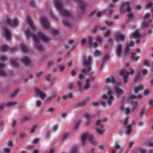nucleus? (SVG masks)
Returning a JSON list of instances; mask_svg holds the SVG:
<instances>
[{"mask_svg":"<svg viewBox=\"0 0 153 153\" xmlns=\"http://www.w3.org/2000/svg\"><path fill=\"white\" fill-rule=\"evenodd\" d=\"M106 81L107 82H111L114 83L115 91L114 92L111 88H108V89L107 93L106 95H103V98L108 102V103L111 105L112 103L114 97L113 95V93L117 95L123 94L124 91L118 87L121 83L116 82L115 80L113 77H110L107 78Z\"/></svg>","mask_w":153,"mask_h":153,"instance_id":"f257e3e1","label":"nucleus"},{"mask_svg":"<svg viewBox=\"0 0 153 153\" xmlns=\"http://www.w3.org/2000/svg\"><path fill=\"white\" fill-rule=\"evenodd\" d=\"M24 32L25 36L28 38L33 37L35 46L37 48H42L39 44V40L40 39L45 42H48L50 40V38L45 36L40 32L37 33L36 35L31 33L28 30H25Z\"/></svg>","mask_w":153,"mask_h":153,"instance_id":"f03ea898","label":"nucleus"},{"mask_svg":"<svg viewBox=\"0 0 153 153\" xmlns=\"http://www.w3.org/2000/svg\"><path fill=\"white\" fill-rule=\"evenodd\" d=\"M90 72L91 68L90 67H88V69H86L85 68L82 70L81 73L79 76V79L80 81L84 79L85 77L84 75L85 74L87 73L89 74V77L87 80L84 86L85 89H87L90 87L91 81L94 80V76L91 75H90Z\"/></svg>","mask_w":153,"mask_h":153,"instance_id":"7ed1b4c3","label":"nucleus"},{"mask_svg":"<svg viewBox=\"0 0 153 153\" xmlns=\"http://www.w3.org/2000/svg\"><path fill=\"white\" fill-rule=\"evenodd\" d=\"M141 97V95H138L137 97H136L134 95H129L126 97V101L128 102H130L133 106L134 109L133 110H130L128 108H126L125 110V113L126 114H128L132 112L134 110V109L136 108L137 105V102L134 101V100L136 98H140Z\"/></svg>","mask_w":153,"mask_h":153,"instance_id":"20e7f679","label":"nucleus"},{"mask_svg":"<svg viewBox=\"0 0 153 153\" xmlns=\"http://www.w3.org/2000/svg\"><path fill=\"white\" fill-rule=\"evenodd\" d=\"M54 4L62 15L65 16H70L71 14L70 13L63 9L62 0H54Z\"/></svg>","mask_w":153,"mask_h":153,"instance_id":"39448f33","label":"nucleus"},{"mask_svg":"<svg viewBox=\"0 0 153 153\" xmlns=\"http://www.w3.org/2000/svg\"><path fill=\"white\" fill-rule=\"evenodd\" d=\"M93 136L89 133H85L83 134L81 137L82 143L83 145L85 144L86 140L88 139L93 145H95L96 143L92 140Z\"/></svg>","mask_w":153,"mask_h":153,"instance_id":"423d86ee","label":"nucleus"},{"mask_svg":"<svg viewBox=\"0 0 153 153\" xmlns=\"http://www.w3.org/2000/svg\"><path fill=\"white\" fill-rule=\"evenodd\" d=\"M134 71L133 69H130V72H129L126 70H122L120 72V76H122L124 82L126 83L127 82V78L129 75H132L134 73Z\"/></svg>","mask_w":153,"mask_h":153,"instance_id":"0eeeda50","label":"nucleus"},{"mask_svg":"<svg viewBox=\"0 0 153 153\" xmlns=\"http://www.w3.org/2000/svg\"><path fill=\"white\" fill-rule=\"evenodd\" d=\"M5 22L6 23L12 26L16 27L19 25L18 21L17 19L12 20L8 18H7L5 19Z\"/></svg>","mask_w":153,"mask_h":153,"instance_id":"6e6552de","label":"nucleus"},{"mask_svg":"<svg viewBox=\"0 0 153 153\" xmlns=\"http://www.w3.org/2000/svg\"><path fill=\"white\" fill-rule=\"evenodd\" d=\"M150 15V13H147L143 16V20L144 22L142 25L143 27H147L150 23L151 22V20H149L147 22H146V20L149 18Z\"/></svg>","mask_w":153,"mask_h":153,"instance_id":"1a4fd4ad","label":"nucleus"},{"mask_svg":"<svg viewBox=\"0 0 153 153\" xmlns=\"http://www.w3.org/2000/svg\"><path fill=\"white\" fill-rule=\"evenodd\" d=\"M41 23L43 27L47 29H50V25L47 18L45 17H42L41 21Z\"/></svg>","mask_w":153,"mask_h":153,"instance_id":"9d476101","label":"nucleus"},{"mask_svg":"<svg viewBox=\"0 0 153 153\" xmlns=\"http://www.w3.org/2000/svg\"><path fill=\"white\" fill-rule=\"evenodd\" d=\"M27 22L28 24L29 27L32 29L33 31L36 30V29L33 24V22L31 18L29 16L27 17Z\"/></svg>","mask_w":153,"mask_h":153,"instance_id":"9b49d317","label":"nucleus"},{"mask_svg":"<svg viewBox=\"0 0 153 153\" xmlns=\"http://www.w3.org/2000/svg\"><path fill=\"white\" fill-rule=\"evenodd\" d=\"M3 34L8 40H10L11 37L10 31L7 28H4L3 29Z\"/></svg>","mask_w":153,"mask_h":153,"instance_id":"f8f14e48","label":"nucleus"},{"mask_svg":"<svg viewBox=\"0 0 153 153\" xmlns=\"http://www.w3.org/2000/svg\"><path fill=\"white\" fill-rule=\"evenodd\" d=\"M94 39V37L89 36L88 38V42L89 45L92 47H97V43L96 42H93Z\"/></svg>","mask_w":153,"mask_h":153,"instance_id":"ddd939ff","label":"nucleus"},{"mask_svg":"<svg viewBox=\"0 0 153 153\" xmlns=\"http://www.w3.org/2000/svg\"><path fill=\"white\" fill-rule=\"evenodd\" d=\"M126 10L128 12V18L130 19H133L134 16V14L131 12L132 10L131 7L128 6H127L126 9Z\"/></svg>","mask_w":153,"mask_h":153,"instance_id":"4468645a","label":"nucleus"},{"mask_svg":"<svg viewBox=\"0 0 153 153\" xmlns=\"http://www.w3.org/2000/svg\"><path fill=\"white\" fill-rule=\"evenodd\" d=\"M132 37L136 39H137V40L136 41V43H138L139 42V39H140L141 38V35L139 33L138 31L137 30H136L134 33L132 34Z\"/></svg>","mask_w":153,"mask_h":153,"instance_id":"2eb2a0df","label":"nucleus"},{"mask_svg":"<svg viewBox=\"0 0 153 153\" xmlns=\"http://www.w3.org/2000/svg\"><path fill=\"white\" fill-rule=\"evenodd\" d=\"M106 102L108 103L106 100L103 98V100H101L100 102H94L93 103V105L95 106H97L100 104L104 105L106 104Z\"/></svg>","mask_w":153,"mask_h":153,"instance_id":"dca6fc26","label":"nucleus"},{"mask_svg":"<svg viewBox=\"0 0 153 153\" xmlns=\"http://www.w3.org/2000/svg\"><path fill=\"white\" fill-rule=\"evenodd\" d=\"M128 120V117H126L125 118V120L124 123L125 125L126 126L127 128H128V129L127 130V134H129L131 131V125H126L127 122Z\"/></svg>","mask_w":153,"mask_h":153,"instance_id":"f3484780","label":"nucleus"},{"mask_svg":"<svg viewBox=\"0 0 153 153\" xmlns=\"http://www.w3.org/2000/svg\"><path fill=\"white\" fill-rule=\"evenodd\" d=\"M75 1L77 2L79 6L82 9H84L85 6V5L83 1L82 0H75Z\"/></svg>","mask_w":153,"mask_h":153,"instance_id":"a211bd4d","label":"nucleus"},{"mask_svg":"<svg viewBox=\"0 0 153 153\" xmlns=\"http://www.w3.org/2000/svg\"><path fill=\"white\" fill-rule=\"evenodd\" d=\"M115 38L117 40L123 41L125 39V36L124 35L118 34L116 35Z\"/></svg>","mask_w":153,"mask_h":153,"instance_id":"6ab92c4d","label":"nucleus"},{"mask_svg":"<svg viewBox=\"0 0 153 153\" xmlns=\"http://www.w3.org/2000/svg\"><path fill=\"white\" fill-rule=\"evenodd\" d=\"M36 90L37 94L41 98H44L45 97V95L44 92L41 91L39 88H36Z\"/></svg>","mask_w":153,"mask_h":153,"instance_id":"aec40b11","label":"nucleus"},{"mask_svg":"<svg viewBox=\"0 0 153 153\" xmlns=\"http://www.w3.org/2000/svg\"><path fill=\"white\" fill-rule=\"evenodd\" d=\"M91 56H88L85 59L84 64L85 66H88L90 64V61L91 60Z\"/></svg>","mask_w":153,"mask_h":153,"instance_id":"412c9836","label":"nucleus"},{"mask_svg":"<svg viewBox=\"0 0 153 153\" xmlns=\"http://www.w3.org/2000/svg\"><path fill=\"white\" fill-rule=\"evenodd\" d=\"M22 61L25 64L27 65L30 63V60L29 58L27 57H24L22 59Z\"/></svg>","mask_w":153,"mask_h":153,"instance_id":"4be33fe9","label":"nucleus"},{"mask_svg":"<svg viewBox=\"0 0 153 153\" xmlns=\"http://www.w3.org/2000/svg\"><path fill=\"white\" fill-rule=\"evenodd\" d=\"M129 4V1H126L123 3L122 5L121 6L120 10L121 12H124L125 11V9L124 7L125 5L128 6Z\"/></svg>","mask_w":153,"mask_h":153,"instance_id":"5701e85b","label":"nucleus"},{"mask_svg":"<svg viewBox=\"0 0 153 153\" xmlns=\"http://www.w3.org/2000/svg\"><path fill=\"white\" fill-rule=\"evenodd\" d=\"M96 130L98 134H102L105 131L104 128L103 126H102L100 128H97Z\"/></svg>","mask_w":153,"mask_h":153,"instance_id":"b1692460","label":"nucleus"},{"mask_svg":"<svg viewBox=\"0 0 153 153\" xmlns=\"http://www.w3.org/2000/svg\"><path fill=\"white\" fill-rule=\"evenodd\" d=\"M143 88V85H140L138 87H137L134 88V92L135 93L138 92L140 91Z\"/></svg>","mask_w":153,"mask_h":153,"instance_id":"393cba45","label":"nucleus"},{"mask_svg":"<svg viewBox=\"0 0 153 153\" xmlns=\"http://www.w3.org/2000/svg\"><path fill=\"white\" fill-rule=\"evenodd\" d=\"M107 119L106 118H104L103 120H98L97 121L96 125L97 126H100L102 124H104L103 122L107 121Z\"/></svg>","mask_w":153,"mask_h":153,"instance_id":"a878e982","label":"nucleus"},{"mask_svg":"<svg viewBox=\"0 0 153 153\" xmlns=\"http://www.w3.org/2000/svg\"><path fill=\"white\" fill-rule=\"evenodd\" d=\"M122 48H117L116 52L117 55L118 56H121L122 53Z\"/></svg>","mask_w":153,"mask_h":153,"instance_id":"bb28decb","label":"nucleus"},{"mask_svg":"<svg viewBox=\"0 0 153 153\" xmlns=\"http://www.w3.org/2000/svg\"><path fill=\"white\" fill-rule=\"evenodd\" d=\"M131 58L132 59L136 61L139 59V57L138 56H136L135 54L132 53Z\"/></svg>","mask_w":153,"mask_h":153,"instance_id":"cd10ccee","label":"nucleus"},{"mask_svg":"<svg viewBox=\"0 0 153 153\" xmlns=\"http://www.w3.org/2000/svg\"><path fill=\"white\" fill-rule=\"evenodd\" d=\"M77 147L76 146H74L71 148V153H77Z\"/></svg>","mask_w":153,"mask_h":153,"instance_id":"c85d7f7f","label":"nucleus"},{"mask_svg":"<svg viewBox=\"0 0 153 153\" xmlns=\"http://www.w3.org/2000/svg\"><path fill=\"white\" fill-rule=\"evenodd\" d=\"M50 31L53 35H56L58 33V30L54 29L51 30Z\"/></svg>","mask_w":153,"mask_h":153,"instance_id":"c756f323","label":"nucleus"},{"mask_svg":"<svg viewBox=\"0 0 153 153\" xmlns=\"http://www.w3.org/2000/svg\"><path fill=\"white\" fill-rule=\"evenodd\" d=\"M10 152L9 148L5 147L3 151L1 152V153H9Z\"/></svg>","mask_w":153,"mask_h":153,"instance_id":"7c9ffc66","label":"nucleus"},{"mask_svg":"<svg viewBox=\"0 0 153 153\" xmlns=\"http://www.w3.org/2000/svg\"><path fill=\"white\" fill-rule=\"evenodd\" d=\"M134 45V42L133 41H131L127 44L126 48H129V47H133Z\"/></svg>","mask_w":153,"mask_h":153,"instance_id":"2f4dec72","label":"nucleus"},{"mask_svg":"<svg viewBox=\"0 0 153 153\" xmlns=\"http://www.w3.org/2000/svg\"><path fill=\"white\" fill-rule=\"evenodd\" d=\"M130 48H125V55L127 56L130 53Z\"/></svg>","mask_w":153,"mask_h":153,"instance_id":"473e14b6","label":"nucleus"},{"mask_svg":"<svg viewBox=\"0 0 153 153\" xmlns=\"http://www.w3.org/2000/svg\"><path fill=\"white\" fill-rule=\"evenodd\" d=\"M17 61V59H14L13 60H12L11 61V63L13 65L15 66H17L18 65L16 63Z\"/></svg>","mask_w":153,"mask_h":153,"instance_id":"72a5a7b5","label":"nucleus"},{"mask_svg":"<svg viewBox=\"0 0 153 153\" xmlns=\"http://www.w3.org/2000/svg\"><path fill=\"white\" fill-rule=\"evenodd\" d=\"M80 124V122L79 121L75 123L74 124V128L75 129L77 128Z\"/></svg>","mask_w":153,"mask_h":153,"instance_id":"f704fd0d","label":"nucleus"},{"mask_svg":"<svg viewBox=\"0 0 153 153\" xmlns=\"http://www.w3.org/2000/svg\"><path fill=\"white\" fill-rule=\"evenodd\" d=\"M36 126L35 125H33L32 126L31 128V133H33L35 132L36 130Z\"/></svg>","mask_w":153,"mask_h":153,"instance_id":"c9c22d12","label":"nucleus"},{"mask_svg":"<svg viewBox=\"0 0 153 153\" xmlns=\"http://www.w3.org/2000/svg\"><path fill=\"white\" fill-rule=\"evenodd\" d=\"M17 104V102L16 101H10L8 103V106L14 105Z\"/></svg>","mask_w":153,"mask_h":153,"instance_id":"e433bc0d","label":"nucleus"},{"mask_svg":"<svg viewBox=\"0 0 153 153\" xmlns=\"http://www.w3.org/2000/svg\"><path fill=\"white\" fill-rule=\"evenodd\" d=\"M105 13V12L104 11H100L98 12L97 14V17H100L103 14Z\"/></svg>","mask_w":153,"mask_h":153,"instance_id":"4c0bfd02","label":"nucleus"},{"mask_svg":"<svg viewBox=\"0 0 153 153\" xmlns=\"http://www.w3.org/2000/svg\"><path fill=\"white\" fill-rule=\"evenodd\" d=\"M58 125H56L54 126L52 128L51 131L53 132L55 131L58 129Z\"/></svg>","mask_w":153,"mask_h":153,"instance_id":"58836bf2","label":"nucleus"},{"mask_svg":"<svg viewBox=\"0 0 153 153\" xmlns=\"http://www.w3.org/2000/svg\"><path fill=\"white\" fill-rule=\"evenodd\" d=\"M94 54L96 56H99L100 55V52L98 50H96L94 53Z\"/></svg>","mask_w":153,"mask_h":153,"instance_id":"ea45409f","label":"nucleus"},{"mask_svg":"<svg viewBox=\"0 0 153 153\" xmlns=\"http://www.w3.org/2000/svg\"><path fill=\"white\" fill-rule=\"evenodd\" d=\"M76 74L74 70H73L70 73V75L72 76H75Z\"/></svg>","mask_w":153,"mask_h":153,"instance_id":"a19ab883","label":"nucleus"},{"mask_svg":"<svg viewBox=\"0 0 153 153\" xmlns=\"http://www.w3.org/2000/svg\"><path fill=\"white\" fill-rule=\"evenodd\" d=\"M18 92L19 91L18 90H16L11 94V97H14L17 94Z\"/></svg>","mask_w":153,"mask_h":153,"instance_id":"79ce46f5","label":"nucleus"},{"mask_svg":"<svg viewBox=\"0 0 153 153\" xmlns=\"http://www.w3.org/2000/svg\"><path fill=\"white\" fill-rule=\"evenodd\" d=\"M102 37L100 36H97L96 37L97 40L99 42H101L102 41Z\"/></svg>","mask_w":153,"mask_h":153,"instance_id":"37998d69","label":"nucleus"},{"mask_svg":"<svg viewBox=\"0 0 153 153\" xmlns=\"http://www.w3.org/2000/svg\"><path fill=\"white\" fill-rule=\"evenodd\" d=\"M7 57L5 56H2L0 57V60L1 61H4L6 59Z\"/></svg>","mask_w":153,"mask_h":153,"instance_id":"c03bdc74","label":"nucleus"},{"mask_svg":"<svg viewBox=\"0 0 153 153\" xmlns=\"http://www.w3.org/2000/svg\"><path fill=\"white\" fill-rule=\"evenodd\" d=\"M109 56L108 54L106 55L103 59V61L105 62L109 58Z\"/></svg>","mask_w":153,"mask_h":153,"instance_id":"a18cd8bd","label":"nucleus"},{"mask_svg":"<svg viewBox=\"0 0 153 153\" xmlns=\"http://www.w3.org/2000/svg\"><path fill=\"white\" fill-rule=\"evenodd\" d=\"M42 102L40 100H38L36 102V105L37 107H39L41 105Z\"/></svg>","mask_w":153,"mask_h":153,"instance_id":"49530a36","label":"nucleus"},{"mask_svg":"<svg viewBox=\"0 0 153 153\" xmlns=\"http://www.w3.org/2000/svg\"><path fill=\"white\" fill-rule=\"evenodd\" d=\"M105 147V146L102 144H101L99 146L98 148L100 150H102L104 149Z\"/></svg>","mask_w":153,"mask_h":153,"instance_id":"de8ad7c7","label":"nucleus"},{"mask_svg":"<svg viewBox=\"0 0 153 153\" xmlns=\"http://www.w3.org/2000/svg\"><path fill=\"white\" fill-rule=\"evenodd\" d=\"M64 23L65 25L67 26H69L70 24L69 22L68 21V20H64Z\"/></svg>","mask_w":153,"mask_h":153,"instance_id":"09e8293b","label":"nucleus"},{"mask_svg":"<svg viewBox=\"0 0 153 153\" xmlns=\"http://www.w3.org/2000/svg\"><path fill=\"white\" fill-rule=\"evenodd\" d=\"M85 117L86 119L87 120L90 119L91 118L90 115L88 114H86Z\"/></svg>","mask_w":153,"mask_h":153,"instance_id":"8fccbe9b","label":"nucleus"},{"mask_svg":"<svg viewBox=\"0 0 153 153\" xmlns=\"http://www.w3.org/2000/svg\"><path fill=\"white\" fill-rule=\"evenodd\" d=\"M105 23L108 26H111L113 25V23L112 22L108 21H106Z\"/></svg>","mask_w":153,"mask_h":153,"instance_id":"3c124183","label":"nucleus"},{"mask_svg":"<svg viewBox=\"0 0 153 153\" xmlns=\"http://www.w3.org/2000/svg\"><path fill=\"white\" fill-rule=\"evenodd\" d=\"M139 152L140 153H146V151L144 149L141 148Z\"/></svg>","mask_w":153,"mask_h":153,"instance_id":"603ef678","label":"nucleus"},{"mask_svg":"<svg viewBox=\"0 0 153 153\" xmlns=\"http://www.w3.org/2000/svg\"><path fill=\"white\" fill-rule=\"evenodd\" d=\"M152 3L151 2H150L147 4L146 7L147 8H149L152 7Z\"/></svg>","mask_w":153,"mask_h":153,"instance_id":"864d4df0","label":"nucleus"},{"mask_svg":"<svg viewBox=\"0 0 153 153\" xmlns=\"http://www.w3.org/2000/svg\"><path fill=\"white\" fill-rule=\"evenodd\" d=\"M111 34V33L109 31H108L106 32L105 33V36L106 37L109 36Z\"/></svg>","mask_w":153,"mask_h":153,"instance_id":"5fc2aeb1","label":"nucleus"},{"mask_svg":"<svg viewBox=\"0 0 153 153\" xmlns=\"http://www.w3.org/2000/svg\"><path fill=\"white\" fill-rule=\"evenodd\" d=\"M87 42V40L85 39H83L81 41V44L82 45H84Z\"/></svg>","mask_w":153,"mask_h":153,"instance_id":"6e6d98bb","label":"nucleus"},{"mask_svg":"<svg viewBox=\"0 0 153 153\" xmlns=\"http://www.w3.org/2000/svg\"><path fill=\"white\" fill-rule=\"evenodd\" d=\"M85 105V103L83 102H79L78 104V106L79 107H81Z\"/></svg>","mask_w":153,"mask_h":153,"instance_id":"4d7b16f0","label":"nucleus"},{"mask_svg":"<svg viewBox=\"0 0 153 153\" xmlns=\"http://www.w3.org/2000/svg\"><path fill=\"white\" fill-rule=\"evenodd\" d=\"M13 143L11 140H10L8 141L7 143V145L10 146H11L13 145Z\"/></svg>","mask_w":153,"mask_h":153,"instance_id":"13d9d810","label":"nucleus"},{"mask_svg":"<svg viewBox=\"0 0 153 153\" xmlns=\"http://www.w3.org/2000/svg\"><path fill=\"white\" fill-rule=\"evenodd\" d=\"M68 134L67 133H65L63 134L62 135V138L63 139H64L65 138H66L68 136Z\"/></svg>","mask_w":153,"mask_h":153,"instance_id":"bf43d9fd","label":"nucleus"},{"mask_svg":"<svg viewBox=\"0 0 153 153\" xmlns=\"http://www.w3.org/2000/svg\"><path fill=\"white\" fill-rule=\"evenodd\" d=\"M20 48H27V46L26 45L23 43H22L20 45Z\"/></svg>","mask_w":153,"mask_h":153,"instance_id":"052dcab7","label":"nucleus"},{"mask_svg":"<svg viewBox=\"0 0 153 153\" xmlns=\"http://www.w3.org/2000/svg\"><path fill=\"white\" fill-rule=\"evenodd\" d=\"M134 143L133 142V141H131L130 142L128 145V146L130 147V148H131L132 147V145L134 144Z\"/></svg>","mask_w":153,"mask_h":153,"instance_id":"680f3d73","label":"nucleus"},{"mask_svg":"<svg viewBox=\"0 0 153 153\" xmlns=\"http://www.w3.org/2000/svg\"><path fill=\"white\" fill-rule=\"evenodd\" d=\"M149 104L150 106H153V100H150L149 102Z\"/></svg>","mask_w":153,"mask_h":153,"instance_id":"e2e57ef3","label":"nucleus"},{"mask_svg":"<svg viewBox=\"0 0 153 153\" xmlns=\"http://www.w3.org/2000/svg\"><path fill=\"white\" fill-rule=\"evenodd\" d=\"M145 112V109L143 108L141 110V112L140 114L141 115H143L144 114V113Z\"/></svg>","mask_w":153,"mask_h":153,"instance_id":"0e129e2a","label":"nucleus"},{"mask_svg":"<svg viewBox=\"0 0 153 153\" xmlns=\"http://www.w3.org/2000/svg\"><path fill=\"white\" fill-rule=\"evenodd\" d=\"M144 64L146 65H148L149 66V63H148V61L147 60H145L144 61Z\"/></svg>","mask_w":153,"mask_h":153,"instance_id":"69168bd1","label":"nucleus"},{"mask_svg":"<svg viewBox=\"0 0 153 153\" xmlns=\"http://www.w3.org/2000/svg\"><path fill=\"white\" fill-rule=\"evenodd\" d=\"M97 27H95L94 29L93 30L92 32L94 33H95L96 32L97 30Z\"/></svg>","mask_w":153,"mask_h":153,"instance_id":"338daca9","label":"nucleus"},{"mask_svg":"<svg viewBox=\"0 0 153 153\" xmlns=\"http://www.w3.org/2000/svg\"><path fill=\"white\" fill-rule=\"evenodd\" d=\"M33 153H39V151L37 149H34L33 150Z\"/></svg>","mask_w":153,"mask_h":153,"instance_id":"774afa93","label":"nucleus"}]
</instances>
